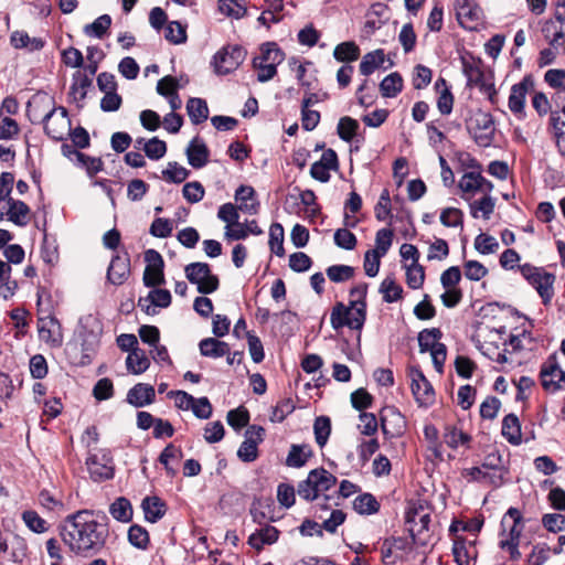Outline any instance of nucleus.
I'll list each match as a JSON object with an SVG mask.
<instances>
[{
  "instance_id": "nucleus-1",
  "label": "nucleus",
  "mask_w": 565,
  "mask_h": 565,
  "mask_svg": "<svg viewBox=\"0 0 565 565\" xmlns=\"http://www.w3.org/2000/svg\"><path fill=\"white\" fill-rule=\"evenodd\" d=\"M61 535L72 552L83 554L100 551L109 531L107 523H100L94 519V511L79 510L65 518Z\"/></svg>"
},
{
  "instance_id": "nucleus-2",
  "label": "nucleus",
  "mask_w": 565,
  "mask_h": 565,
  "mask_svg": "<svg viewBox=\"0 0 565 565\" xmlns=\"http://www.w3.org/2000/svg\"><path fill=\"white\" fill-rule=\"evenodd\" d=\"M367 284L360 282L350 290V301L345 306L337 302L331 310L330 323L334 330L349 327L361 331L366 320Z\"/></svg>"
},
{
  "instance_id": "nucleus-3",
  "label": "nucleus",
  "mask_w": 565,
  "mask_h": 565,
  "mask_svg": "<svg viewBox=\"0 0 565 565\" xmlns=\"http://www.w3.org/2000/svg\"><path fill=\"white\" fill-rule=\"evenodd\" d=\"M337 483V478L323 468L313 469L306 480L299 482L297 492L300 498L313 501L320 493L330 490Z\"/></svg>"
},
{
  "instance_id": "nucleus-4",
  "label": "nucleus",
  "mask_w": 565,
  "mask_h": 565,
  "mask_svg": "<svg viewBox=\"0 0 565 565\" xmlns=\"http://www.w3.org/2000/svg\"><path fill=\"white\" fill-rule=\"evenodd\" d=\"M520 271L522 276L536 289L543 303H550L554 296L553 284L555 281V276L546 273L543 268H539L530 264L520 266Z\"/></svg>"
},
{
  "instance_id": "nucleus-5",
  "label": "nucleus",
  "mask_w": 565,
  "mask_h": 565,
  "mask_svg": "<svg viewBox=\"0 0 565 565\" xmlns=\"http://www.w3.org/2000/svg\"><path fill=\"white\" fill-rule=\"evenodd\" d=\"M184 273L186 279L196 285L198 291L202 295L212 294L218 288L220 280L206 263H191L185 266Z\"/></svg>"
},
{
  "instance_id": "nucleus-6",
  "label": "nucleus",
  "mask_w": 565,
  "mask_h": 565,
  "mask_svg": "<svg viewBox=\"0 0 565 565\" xmlns=\"http://www.w3.org/2000/svg\"><path fill=\"white\" fill-rule=\"evenodd\" d=\"M45 134L56 141L65 140L71 130V119L64 107L52 108L42 119Z\"/></svg>"
},
{
  "instance_id": "nucleus-7",
  "label": "nucleus",
  "mask_w": 565,
  "mask_h": 565,
  "mask_svg": "<svg viewBox=\"0 0 565 565\" xmlns=\"http://www.w3.org/2000/svg\"><path fill=\"white\" fill-rule=\"evenodd\" d=\"M86 465L94 481H105L114 477V461L107 449H98L96 452L89 450Z\"/></svg>"
},
{
  "instance_id": "nucleus-8",
  "label": "nucleus",
  "mask_w": 565,
  "mask_h": 565,
  "mask_svg": "<svg viewBox=\"0 0 565 565\" xmlns=\"http://www.w3.org/2000/svg\"><path fill=\"white\" fill-rule=\"evenodd\" d=\"M468 130L480 147H489L493 141L494 121L490 114L478 111L468 124Z\"/></svg>"
},
{
  "instance_id": "nucleus-9",
  "label": "nucleus",
  "mask_w": 565,
  "mask_h": 565,
  "mask_svg": "<svg viewBox=\"0 0 565 565\" xmlns=\"http://www.w3.org/2000/svg\"><path fill=\"white\" fill-rule=\"evenodd\" d=\"M245 56V50L238 45L223 47L213 57L214 72L218 75H226L236 70Z\"/></svg>"
},
{
  "instance_id": "nucleus-10",
  "label": "nucleus",
  "mask_w": 565,
  "mask_h": 565,
  "mask_svg": "<svg viewBox=\"0 0 565 565\" xmlns=\"http://www.w3.org/2000/svg\"><path fill=\"white\" fill-rule=\"evenodd\" d=\"M78 334L82 339V351L86 356L94 352L102 334V326L98 319L88 315L81 319Z\"/></svg>"
},
{
  "instance_id": "nucleus-11",
  "label": "nucleus",
  "mask_w": 565,
  "mask_h": 565,
  "mask_svg": "<svg viewBox=\"0 0 565 565\" xmlns=\"http://www.w3.org/2000/svg\"><path fill=\"white\" fill-rule=\"evenodd\" d=\"M462 68L463 73L467 77L468 85L479 86L484 93L489 95V99L492 104L495 103L497 92L494 89L493 84L484 83V73L481 67L480 60H471L468 61L466 58L462 60Z\"/></svg>"
},
{
  "instance_id": "nucleus-12",
  "label": "nucleus",
  "mask_w": 565,
  "mask_h": 565,
  "mask_svg": "<svg viewBox=\"0 0 565 565\" xmlns=\"http://www.w3.org/2000/svg\"><path fill=\"white\" fill-rule=\"evenodd\" d=\"M265 429L253 425L245 431V440L237 450V457L244 462H253L258 457L257 446L264 439Z\"/></svg>"
},
{
  "instance_id": "nucleus-13",
  "label": "nucleus",
  "mask_w": 565,
  "mask_h": 565,
  "mask_svg": "<svg viewBox=\"0 0 565 565\" xmlns=\"http://www.w3.org/2000/svg\"><path fill=\"white\" fill-rule=\"evenodd\" d=\"M411 376V388L416 402L420 406L431 405L435 401V392L433 385L429 383V381L425 377V375L419 369H412Z\"/></svg>"
},
{
  "instance_id": "nucleus-14",
  "label": "nucleus",
  "mask_w": 565,
  "mask_h": 565,
  "mask_svg": "<svg viewBox=\"0 0 565 565\" xmlns=\"http://www.w3.org/2000/svg\"><path fill=\"white\" fill-rule=\"evenodd\" d=\"M540 377L542 386L548 392H555L565 381V372L559 367L556 356L551 355L542 365Z\"/></svg>"
},
{
  "instance_id": "nucleus-15",
  "label": "nucleus",
  "mask_w": 565,
  "mask_h": 565,
  "mask_svg": "<svg viewBox=\"0 0 565 565\" xmlns=\"http://www.w3.org/2000/svg\"><path fill=\"white\" fill-rule=\"evenodd\" d=\"M29 206L23 201L12 198L3 201V205L0 207V220L7 216L9 221L18 226H25L29 222Z\"/></svg>"
},
{
  "instance_id": "nucleus-16",
  "label": "nucleus",
  "mask_w": 565,
  "mask_h": 565,
  "mask_svg": "<svg viewBox=\"0 0 565 565\" xmlns=\"http://www.w3.org/2000/svg\"><path fill=\"white\" fill-rule=\"evenodd\" d=\"M542 32L555 51L565 52V19L561 14H557L555 20L546 21Z\"/></svg>"
},
{
  "instance_id": "nucleus-17",
  "label": "nucleus",
  "mask_w": 565,
  "mask_h": 565,
  "mask_svg": "<svg viewBox=\"0 0 565 565\" xmlns=\"http://www.w3.org/2000/svg\"><path fill=\"white\" fill-rule=\"evenodd\" d=\"M381 428L386 437L399 436L405 428L404 416L394 407L384 408L381 412Z\"/></svg>"
},
{
  "instance_id": "nucleus-18",
  "label": "nucleus",
  "mask_w": 565,
  "mask_h": 565,
  "mask_svg": "<svg viewBox=\"0 0 565 565\" xmlns=\"http://www.w3.org/2000/svg\"><path fill=\"white\" fill-rule=\"evenodd\" d=\"M130 275V258L127 253L115 255L107 269V280L115 285H122Z\"/></svg>"
},
{
  "instance_id": "nucleus-19",
  "label": "nucleus",
  "mask_w": 565,
  "mask_h": 565,
  "mask_svg": "<svg viewBox=\"0 0 565 565\" xmlns=\"http://www.w3.org/2000/svg\"><path fill=\"white\" fill-rule=\"evenodd\" d=\"M39 338L53 347H60L63 342L61 324L55 317L39 318Z\"/></svg>"
},
{
  "instance_id": "nucleus-20",
  "label": "nucleus",
  "mask_w": 565,
  "mask_h": 565,
  "mask_svg": "<svg viewBox=\"0 0 565 565\" xmlns=\"http://www.w3.org/2000/svg\"><path fill=\"white\" fill-rule=\"evenodd\" d=\"M533 86L534 83L529 76L524 77L520 83L512 86L509 96V108L514 115H523L526 94L530 89L533 88Z\"/></svg>"
},
{
  "instance_id": "nucleus-21",
  "label": "nucleus",
  "mask_w": 565,
  "mask_h": 565,
  "mask_svg": "<svg viewBox=\"0 0 565 565\" xmlns=\"http://www.w3.org/2000/svg\"><path fill=\"white\" fill-rule=\"evenodd\" d=\"M185 154L192 168L201 169L209 162L210 151L205 142L199 137H195L188 145Z\"/></svg>"
},
{
  "instance_id": "nucleus-22",
  "label": "nucleus",
  "mask_w": 565,
  "mask_h": 565,
  "mask_svg": "<svg viewBox=\"0 0 565 565\" xmlns=\"http://www.w3.org/2000/svg\"><path fill=\"white\" fill-rule=\"evenodd\" d=\"M156 391L152 385L138 383L127 393V402L135 407H143L153 403Z\"/></svg>"
},
{
  "instance_id": "nucleus-23",
  "label": "nucleus",
  "mask_w": 565,
  "mask_h": 565,
  "mask_svg": "<svg viewBox=\"0 0 565 565\" xmlns=\"http://www.w3.org/2000/svg\"><path fill=\"white\" fill-rule=\"evenodd\" d=\"M504 531L509 530V539L501 542H519L522 532V514L516 508H510L501 521Z\"/></svg>"
},
{
  "instance_id": "nucleus-24",
  "label": "nucleus",
  "mask_w": 565,
  "mask_h": 565,
  "mask_svg": "<svg viewBox=\"0 0 565 565\" xmlns=\"http://www.w3.org/2000/svg\"><path fill=\"white\" fill-rule=\"evenodd\" d=\"M279 536V531L271 525H265L260 529L256 530L254 533H252L248 537V544L259 551L264 547V545L274 544L277 542Z\"/></svg>"
},
{
  "instance_id": "nucleus-25",
  "label": "nucleus",
  "mask_w": 565,
  "mask_h": 565,
  "mask_svg": "<svg viewBox=\"0 0 565 565\" xmlns=\"http://www.w3.org/2000/svg\"><path fill=\"white\" fill-rule=\"evenodd\" d=\"M200 353L203 356L218 359L228 354V343L215 338H205L199 343Z\"/></svg>"
},
{
  "instance_id": "nucleus-26",
  "label": "nucleus",
  "mask_w": 565,
  "mask_h": 565,
  "mask_svg": "<svg viewBox=\"0 0 565 565\" xmlns=\"http://www.w3.org/2000/svg\"><path fill=\"white\" fill-rule=\"evenodd\" d=\"M171 303V294L167 289L156 288L145 298H140L138 305L147 313H150L151 306L167 308Z\"/></svg>"
},
{
  "instance_id": "nucleus-27",
  "label": "nucleus",
  "mask_w": 565,
  "mask_h": 565,
  "mask_svg": "<svg viewBox=\"0 0 565 565\" xmlns=\"http://www.w3.org/2000/svg\"><path fill=\"white\" fill-rule=\"evenodd\" d=\"M457 19L460 24L476 22L480 19V8L475 0H455Z\"/></svg>"
},
{
  "instance_id": "nucleus-28",
  "label": "nucleus",
  "mask_w": 565,
  "mask_h": 565,
  "mask_svg": "<svg viewBox=\"0 0 565 565\" xmlns=\"http://www.w3.org/2000/svg\"><path fill=\"white\" fill-rule=\"evenodd\" d=\"M141 508L145 519L151 523L159 521L166 513V504L158 497H146L141 502Z\"/></svg>"
},
{
  "instance_id": "nucleus-29",
  "label": "nucleus",
  "mask_w": 565,
  "mask_h": 565,
  "mask_svg": "<svg viewBox=\"0 0 565 565\" xmlns=\"http://www.w3.org/2000/svg\"><path fill=\"white\" fill-rule=\"evenodd\" d=\"M502 435L512 445L521 444V425L519 418L514 414H509L503 418Z\"/></svg>"
},
{
  "instance_id": "nucleus-30",
  "label": "nucleus",
  "mask_w": 565,
  "mask_h": 565,
  "mask_svg": "<svg viewBox=\"0 0 565 565\" xmlns=\"http://www.w3.org/2000/svg\"><path fill=\"white\" fill-rule=\"evenodd\" d=\"M127 370L132 374H141L146 372L150 365V361L141 349H132L126 359Z\"/></svg>"
},
{
  "instance_id": "nucleus-31",
  "label": "nucleus",
  "mask_w": 565,
  "mask_h": 565,
  "mask_svg": "<svg viewBox=\"0 0 565 565\" xmlns=\"http://www.w3.org/2000/svg\"><path fill=\"white\" fill-rule=\"evenodd\" d=\"M11 45L15 49H29L39 51L44 46V41L40 38H30L24 31H14L10 36Z\"/></svg>"
},
{
  "instance_id": "nucleus-32",
  "label": "nucleus",
  "mask_w": 565,
  "mask_h": 565,
  "mask_svg": "<svg viewBox=\"0 0 565 565\" xmlns=\"http://www.w3.org/2000/svg\"><path fill=\"white\" fill-rule=\"evenodd\" d=\"M403 89V78L399 73L388 74L380 83V92L385 98L396 97Z\"/></svg>"
},
{
  "instance_id": "nucleus-33",
  "label": "nucleus",
  "mask_w": 565,
  "mask_h": 565,
  "mask_svg": "<svg viewBox=\"0 0 565 565\" xmlns=\"http://www.w3.org/2000/svg\"><path fill=\"white\" fill-rule=\"evenodd\" d=\"M188 115L194 125L205 121L209 117L207 104L202 98L192 97L186 103Z\"/></svg>"
},
{
  "instance_id": "nucleus-34",
  "label": "nucleus",
  "mask_w": 565,
  "mask_h": 565,
  "mask_svg": "<svg viewBox=\"0 0 565 565\" xmlns=\"http://www.w3.org/2000/svg\"><path fill=\"white\" fill-rule=\"evenodd\" d=\"M312 456V449L308 445H291L286 459V465L294 468H300L306 465Z\"/></svg>"
},
{
  "instance_id": "nucleus-35",
  "label": "nucleus",
  "mask_w": 565,
  "mask_h": 565,
  "mask_svg": "<svg viewBox=\"0 0 565 565\" xmlns=\"http://www.w3.org/2000/svg\"><path fill=\"white\" fill-rule=\"evenodd\" d=\"M384 62H385V54L382 49L366 53L360 63V72L362 75L369 76L372 73H374L375 70L381 67Z\"/></svg>"
},
{
  "instance_id": "nucleus-36",
  "label": "nucleus",
  "mask_w": 565,
  "mask_h": 565,
  "mask_svg": "<svg viewBox=\"0 0 565 565\" xmlns=\"http://www.w3.org/2000/svg\"><path fill=\"white\" fill-rule=\"evenodd\" d=\"M109 513L115 520L124 523L131 521L134 514L130 501L125 497L117 498L110 504Z\"/></svg>"
},
{
  "instance_id": "nucleus-37",
  "label": "nucleus",
  "mask_w": 565,
  "mask_h": 565,
  "mask_svg": "<svg viewBox=\"0 0 565 565\" xmlns=\"http://www.w3.org/2000/svg\"><path fill=\"white\" fill-rule=\"evenodd\" d=\"M379 291L383 295V300L392 303L402 299L403 288L398 285L394 277L387 276L380 285Z\"/></svg>"
},
{
  "instance_id": "nucleus-38",
  "label": "nucleus",
  "mask_w": 565,
  "mask_h": 565,
  "mask_svg": "<svg viewBox=\"0 0 565 565\" xmlns=\"http://www.w3.org/2000/svg\"><path fill=\"white\" fill-rule=\"evenodd\" d=\"M494 205L495 201L492 196L483 195L480 200L470 203V214L473 218H478L481 213L484 220H489L494 211Z\"/></svg>"
},
{
  "instance_id": "nucleus-39",
  "label": "nucleus",
  "mask_w": 565,
  "mask_h": 565,
  "mask_svg": "<svg viewBox=\"0 0 565 565\" xmlns=\"http://www.w3.org/2000/svg\"><path fill=\"white\" fill-rule=\"evenodd\" d=\"M353 509L359 514H374L380 510V503L373 494L363 493L354 499Z\"/></svg>"
},
{
  "instance_id": "nucleus-40",
  "label": "nucleus",
  "mask_w": 565,
  "mask_h": 565,
  "mask_svg": "<svg viewBox=\"0 0 565 565\" xmlns=\"http://www.w3.org/2000/svg\"><path fill=\"white\" fill-rule=\"evenodd\" d=\"M111 25V17L103 14L98 17L93 23L84 26V33L88 36L103 39Z\"/></svg>"
},
{
  "instance_id": "nucleus-41",
  "label": "nucleus",
  "mask_w": 565,
  "mask_h": 565,
  "mask_svg": "<svg viewBox=\"0 0 565 565\" xmlns=\"http://www.w3.org/2000/svg\"><path fill=\"white\" fill-rule=\"evenodd\" d=\"M545 82L557 89V96L565 105V70L552 68L544 75Z\"/></svg>"
},
{
  "instance_id": "nucleus-42",
  "label": "nucleus",
  "mask_w": 565,
  "mask_h": 565,
  "mask_svg": "<svg viewBox=\"0 0 565 565\" xmlns=\"http://www.w3.org/2000/svg\"><path fill=\"white\" fill-rule=\"evenodd\" d=\"M260 56L257 58L264 63L279 65L285 58V54L275 42L264 43L260 46Z\"/></svg>"
},
{
  "instance_id": "nucleus-43",
  "label": "nucleus",
  "mask_w": 565,
  "mask_h": 565,
  "mask_svg": "<svg viewBox=\"0 0 565 565\" xmlns=\"http://www.w3.org/2000/svg\"><path fill=\"white\" fill-rule=\"evenodd\" d=\"M360 49L354 42H342L333 51V56L339 62H353L359 58Z\"/></svg>"
},
{
  "instance_id": "nucleus-44",
  "label": "nucleus",
  "mask_w": 565,
  "mask_h": 565,
  "mask_svg": "<svg viewBox=\"0 0 565 565\" xmlns=\"http://www.w3.org/2000/svg\"><path fill=\"white\" fill-rule=\"evenodd\" d=\"M443 333L438 328L424 329L418 334V345L422 353L434 349L441 339Z\"/></svg>"
},
{
  "instance_id": "nucleus-45",
  "label": "nucleus",
  "mask_w": 565,
  "mask_h": 565,
  "mask_svg": "<svg viewBox=\"0 0 565 565\" xmlns=\"http://www.w3.org/2000/svg\"><path fill=\"white\" fill-rule=\"evenodd\" d=\"M313 433L316 443L319 447H323L331 434V420L328 416H319L315 419Z\"/></svg>"
},
{
  "instance_id": "nucleus-46",
  "label": "nucleus",
  "mask_w": 565,
  "mask_h": 565,
  "mask_svg": "<svg viewBox=\"0 0 565 565\" xmlns=\"http://www.w3.org/2000/svg\"><path fill=\"white\" fill-rule=\"evenodd\" d=\"M128 541L139 550H147L150 543L149 533L141 525L134 524L128 530Z\"/></svg>"
},
{
  "instance_id": "nucleus-47",
  "label": "nucleus",
  "mask_w": 565,
  "mask_h": 565,
  "mask_svg": "<svg viewBox=\"0 0 565 565\" xmlns=\"http://www.w3.org/2000/svg\"><path fill=\"white\" fill-rule=\"evenodd\" d=\"M182 458V450L173 444H169L160 454L159 461L163 465L167 473L171 477L175 476L177 470L170 466L171 460L179 461Z\"/></svg>"
},
{
  "instance_id": "nucleus-48",
  "label": "nucleus",
  "mask_w": 565,
  "mask_h": 565,
  "mask_svg": "<svg viewBox=\"0 0 565 565\" xmlns=\"http://www.w3.org/2000/svg\"><path fill=\"white\" fill-rule=\"evenodd\" d=\"M269 247L277 256L285 255L284 248V227L279 223H273L269 228Z\"/></svg>"
},
{
  "instance_id": "nucleus-49",
  "label": "nucleus",
  "mask_w": 565,
  "mask_h": 565,
  "mask_svg": "<svg viewBox=\"0 0 565 565\" xmlns=\"http://www.w3.org/2000/svg\"><path fill=\"white\" fill-rule=\"evenodd\" d=\"M220 11L235 19H239L246 13L245 0H218Z\"/></svg>"
},
{
  "instance_id": "nucleus-50",
  "label": "nucleus",
  "mask_w": 565,
  "mask_h": 565,
  "mask_svg": "<svg viewBox=\"0 0 565 565\" xmlns=\"http://www.w3.org/2000/svg\"><path fill=\"white\" fill-rule=\"evenodd\" d=\"M406 282L412 289H418L423 286L425 280V270L419 263L405 265Z\"/></svg>"
},
{
  "instance_id": "nucleus-51",
  "label": "nucleus",
  "mask_w": 565,
  "mask_h": 565,
  "mask_svg": "<svg viewBox=\"0 0 565 565\" xmlns=\"http://www.w3.org/2000/svg\"><path fill=\"white\" fill-rule=\"evenodd\" d=\"M548 129L552 131L555 141L565 135V105L562 106L561 110L551 111Z\"/></svg>"
},
{
  "instance_id": "nucleus-52",
  "label": "nucleus",
  "mask_w": 565,
  "mask_h": 565,
  "mask_svg": "<svg viewBox=\"0 0 565 565\" xmlns=\"http://www.w3.org/2000/svg\"><path fill=\"white\" fill-rule=\"evenodd\" d=\"M355 269L349 265H332L327 268L326 274L333 282H343L354 276Z\"/></svg>"
},
{
  "instance_id": "nucleus-53",
  "label": "nucleus",
  "mask_w": 565,
  "mask_h": 565,
  "mask_svg": "<svg viewBox=\"0 0 565 565\" xmlns=\"http://www.w3.org/2000/svg\"><path fill=\"white\" fill-rule=\"evenodd\" d=\"M359 122L351 117H342L338 124V135L344 141H351L356 135Z\"/></svg>"
},
{
  "instance_id": "nucleus-54",
  "label": "nucleus",
  "mask_w": 565,
  "mask_h": 565,
  "mask_svg": "<svg viewBox=\"0 0 565 565\" xmlns=\"http://www.w3.org/2000/svg\"><path fill=\"white\" fill-rule=\"evenodd\" d=\"M190 174V171L178 162H169L166 170L162 171L163 178L173 183L183 182Z\"/></svg>"
},
{
  "instance_id": "nucleus-55",
  "label": "nucleus",
  "mask_w": 565,
  "mask_h": 565,
  "mask_svg": "<svg viewBox=\"0 0 565 565\" xmlns=\"http://www.w3.org/2000/svg\"><path fill=\"white\" fill-rule=\"evenodd\" d=\"M143 151L149 159L159 160L166 154L167 145L163 140L153 137L145 142Z\"/></svg>"
},
{
  "instance_id": "nucleus-56",
  "label": "nucleus",
  "mask_w": 565,
  "mask_h": 565,
  "mask_svg": "<svg viewBox=\"0 0 565 565\" xmlns=\"http://www.w3.org/2000/svg\"><path fill=\"white\" fill-rule=\"evenodd\" d=\"M440 222L447 227L463 226V213L456 207H447L440 213Z\"/></svg>"
},
{
  "instance_id": "nucleus-57",
  "label": "nucleus",
  "mask_w": 565,
  "mask_h": 565,
  "mask_svg": "<svg viewBox=\"0 0 565 565\" xmlns=\"http://www.w3.org/2000/svg\"><path fill=\"white\" fill-rule=\"evenodd\" d=\"M479 178H481L480 172H466L461 177L458 185L465 194H475L480 189Z\"/></svg>"
},
{
  "instance_id": "nucleus-58",
  "label": "nucleus",
  "mask_w": 565,
  "mask_h": 565,
  "mask_svg": "<svg viewBox=\"0 0 565 565\" xmlns=\"http://www.w3.org/2000/svg\"><path fill=\"white\" fill-rule=\"evenodd\" d=\"M164 38L173 44H181L186 41L185 28L178 21H171L166 28Z\"/></svg>"
},
{
  "instance_id": "nucleus-59",
  "label": "nucleus",
  "mask_w": 565,
  "mask_h": 565,
  "mask_svg": "<svg viewBox=\"0 0 565 565\" xmlns=\"http://www.w3.org/2000/svg\"><path fill=\"white\" fill-rule=\"evenodd\" d=\"M445 443L451 448H458L470 441V436L456 427H447L444 434Z\"/></svg>"
},
{
  "instance_id": "nucleus-60",
  "label": "nucleus",
  "mask_w": 565,
  "mask_h": 565,
  "mask_svg": "<svg viewBox=\"0 0 565 565\" xmlns=\"http://www.w3.org/2000/svg\"><path fill=\"white\" fill-rule=\"evenodd\" d=\"M22 520L25 525L35 533H43L46 531V521L42 519L35 511L28 510L22 513Z\"/></svg>"
},
{
  "instance_id": "nucleus-61",
  "label": "nucleus",
  "mask_w": 565,
  "mask_h": 565,
  "mask_svg": "<svg viewBox=\"0 0 565 565\" xmlns=\"http://www.w3.org/2000/svg\"><path fill=\"white\" fill-rule=\"evenodd\" d=\"M333 238L337 246L347 250L354 249L358 243L355 235L347 228L337 230Z\"/></svg>"
},
{
  "instance_id": "nucleus-62",
  "label": "nucleus",
  "mask_w": 565,
  "mask_h": 565,
  "mask_svg": "<svg viewBox=\"0 0 565 565\" xmlns=\"http://www.w3.org/2000/svg\"><path fill=\"white\" fill-rule=\"evenodd\" d=\"M173 231V224L168 218L157 217L151 226H150V234L154 237L159 238H166L169 237L172 234Z\"/></svg>"
},
{
  "instance_id": "nucleus-63",
  "label": "nucleus",
  "mask_w": 565,
  "mask_h": 565,
  "mask_svg": "<svg viewBox=\"0 0 565 565\" xmlns=\"http://www.w3.org/2000/svg\"><path fill=\"white\" fill-rule=\"evenodd\" d=\"M248 420L249 414L244 407L232 409L227 413V423L235 430L245 427L248 424Z\"/></svg>"
},
{
  "instance_id": "nucleus-64",
  "label": "nucleus",
  "mask_w": 565,
  "mask_h": 565,
  "mask_svg": "<svg viewBox=\"0 0 565 565\" xmlns=\"http://www.w3.org/2000/svg\"><path fill=\"white\" fill-rule=\"evenodd\" d=\"M182 193H183L184 199L189 203L193 204V203L200 202L203 199L205 191H204L203 185L200 182L193 181V182L185 183L183 185Z\"/></svg>"
}]
</instances>
